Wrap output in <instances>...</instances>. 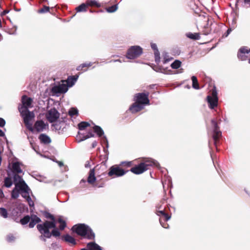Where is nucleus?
Listing matches in <instances>:
<instances>
[{
  "mask_svg": "<svg viewBox=\"0 0 250 250\" xmlns=\"http://www.w3.org/2000/svg\"><path fill=\"white\" fill-rule=\"evenodd\" d=\"M51 221L46 220L44 222L39 224L37 228L39 231L41 233L40 239L46 241V238H50L52 236L58 237L61 233L58 228L60 230H63L66 227V224L64 220H51Z\"/></svg>",
  "mask_w": 250,
  "mask_h": 250,
  "instance_id": "nucleus-1",
  "label": "nucleus"
},
{
  "mask_svg": "<svg viewBox=\"0 0 250 250\" xmlns=\"http://www.w3.org/2000/svg\"><path fill=\"white\" fill-rule=\"evenodd\" d=\"M73 231L82 236H84L89 239L94 238V233L91 229L87 226L80 224L74 225L72 229Z\"/></svg>",
  "mask_w": 250,
  "mask_h": 250,
  "instance_id": "nucleus-2",
  "label": "nucleus"
},
{
  "mask_svg": "<svg viewBox=\"0 0 250 250\" xmlns=\"http://www.w3.org/2000/svg\"><path fill=\"white\" fill-rule=\"evenodd\" d=\"M21 115L23 118L24 123L29 130L33 131L32 124L31 121L35 117V114L33 112L30 111L27 109H19Z\"/></svg>",
  "mask_w": 250,
  "mask_h": 250,
  "instance_id": "nucleus-3",
  "label": "nucleus"
},
{
  "mask_svg": "<svg viewBox=\"0 0 250 250\" xmlns=\"http://www.w3.org/2000/svg\"><path fill=\"white\" fill-rule=\"evenodd\" d=\"M142 53L143 49L140 46H132L128 48L126 57L128 59H134L139 57Z\"/></svg>",
  "mask_w": 250,
  "mask_h": 250,
  "instance_id": "nucleus-4",
  "label": "nucleus"
},
{
  "mask_svg": "<svg viewBox=\"0 0 250 250\" xmlns=\"http://www.w3.org/2000/svg\"><path fill=\"white\" fill-rule=\"evenodd\" d=\"M126 173L123 169L117 165L112 166L109 169L108 175L110 177L114 178L120 177L124 175Z\"/></svg>",
  "mask_w": 250,
  "mask_h": 250,
  "instance_id": "nucleus-5",
  "label": "nucleus"
},
{
  "mask_svg": "<svg viewBox=\"0 0 250 250\" xmlns=\"http://www.w3.org/2000/svg\"><path fill=\"white\" fill-rule=\"evenodd\" d=\"M211 124L213 128L212 138L214 140V145L216 146L218 141L221 136L222 133L220 131L217 124L215 120H211Z\"/></svg>",
  "mask_w": 250,
  "mask_h": 250,
  "instance_id": "nucleus-6",
  "label": "nucleus"
},
{
  "mask_svg": "<svg viewBox=\"0 0 250 250\" xmlns=\"http://www.w3.org/2000/svg\"><path fill=\"white\" fill-rule=\"evenodd\" d=\"M207 21V23L204 26V29L202 31L203 34L205 35L211 33L214 26H217V23L212 19L208 17Z\"/></svg>",
  "mask_w": 250,
  "mask_h": 250,
  "instance_id": "nucleus-7",
  "label": "nucleus"
},
{
  "mask_svg": "<svg viewBox=\"0 0 250 250\" xmlns=\"http://www.w3.org/2000/svg\"><path fill=\"white\" fill-rule=\"evenodd\" d=\"M149 93H140L136 94L135 97L136 102L145 106L146 104H149V101L148 98Z\"/></svg>",
  "mask_w": 250,
  "mask_h": 250,
  "instance_id": "nucleus-8",
  "label": "nucleus"
},
{
  "mask_svg": "<svg viewBox=\"0 0 250 250\" xmlns=\"http://www.w3.org/2000/svg\"><path fill=\"white\" fill-rule=\"evenodd\" d=\"M60 113L55 108L49 110L46 114V118L50 123L56 121L60 117Z\"/></svg>",
  "mask_w": 250,
  "mask_h": 250,
  "instance_id": "nucleus-9",
  "label": "nucleus"
},
{
  "mask_svg": "<svg viewBox=\"0 0 250 250\" xmlns=\"http://www.w3.org/2000/svg\"><path fill=\"white\" fill-rule=\"evenodd\" d=\"M18 173H12L11 177L15 186L19 188H26V184L23 180L21 177L18 174Z\"/></svg>",
  "mask_w": 250,
  "mask_h": 250,
  "instance_id": "nucleus-10",
  "label": "nucleus"
},
{
  "mask_svg": "<svg viewBox=\"0 0 250 250\" xmlns=\"http://www.w3.org/2000/svg\"><path fill=\"white\" fill-rule=\"evenodd\" d=\"M64 82H63L62 84L53 86L51 89L52 92L55 94H61L66 92L68 90V86Z\"/></svg>",
  "mask_w": 250,
  "mask_h": 250,
  "instance_id": "nucleus-11",
  "label": "nucleus"
},
{
  "mask_svg": "<svg viewBox=\"0 0 250 250\" xmlns=\"http://www.w3.org/2000/svg\"><path fill=\"white\" fill-rule=\"evenodd\" d=\"M250 52V48L246 46H243L241 47L238 52L237 56L239 60L241 61H245L248 58V54Z\"/></svg>",
  "mask_w": 250,
  "mask_h": 250,
  "instance_id": "nucleus-12",
  "label": "nucleus"
},
{
  "mask_svg": "<svg viewBox=\"0 0 250 250\" xmlns=\"http://www.w3.org/2000/svg\"><path fill=\"white\" fill-rule=\"evenodd\" d=\"M32 100L31 98L24 95L22 97V106L19 109H27L32 107Z\"/></svg>",
  "mask_w": 250,
  "mask_h": 250,
  "instance_id": "nucleus-13",
  "label": "nucleus"
},
{
  "mask_svg": "<svg viewBox=\"0 0 250 250\" xmlns=\"http://www.w3.org/2000/svg\"><path fill=\"white\" fill-rule=\"evenodd\" d=\"M144 164L145 167L146 168V170L149 169V167L155 166L157 167H160V165L158 162L152 159L148 158L146 159L144 162H142Z\"/></svg>",
  "mask_w": 250,
  "mask_h": 250,
  "instance_id": "nucleus-14",
  "label": "nucleus"
},
{
  "mask_svg": "<svg viewBox=\"0 0 250 250\" xmlns=\"http://www.w3.org/2000/svg\"><path fill=\"white\" fill-rule=\"evenodd\" d=\"M146 170V168L145 167L144 164L141 163L138 165L133 167L131 168L130 171L134 174H140Z\"/></svg>",
  "mask_w": 250,
  "mask_h": 250,
  "instance_id": "nucleus-15",
  "label": "nucleus"
},
{
  "mask_svg": "<svg viewBox=\"0 0 250 250\" xmlns=\"http://www.w3.org/2000/svg\"><path fill=\"white\" fill-rule=\"evenodd\" d=\"M47 126V124H45L43 121H37L34 124V128L37 132L43 131Z\"/></svg>",
  "mask_w": 250,
  "mask_h": 250,
  "instance_id": "nucleus-16",
  "label": "nucleus"
},
{
  "mask_svg": "<svg viewBox=\"0 0 250 250\" xmlns=\"http://www.w3.org/2000/svg\"><path fill=\"white\" fill-rule=\"evenodd\" d=\"M144 108V105L135 101V102L129 107V110L132 113H134L141 110Z\"/></svg>",
  "mask_w": 250,
  "mask_h": 250,
  "instance_id": "nucleus-17",
  "label": "nucleus"
},
{
  "mask_svg": "<svg viewBox=\"0 0 250 250\" xmlns=\"http://www.w3.org/2000/svg\"><path fill=\"white\" fill-rule=\"evenodd\" d=\"M218 99L216 98H212L210 95L207 97V101L208 103V106L210 109H213L218 105Z\"/></svg>",
  "mask_w": 250,
  "mask_h": 250,
  "instance_id": "nucleus-18",
  "label": "nucleus"
},
{
  "mask_svg": "<svg viewBox=\"0 0 250 250\" xmlns=\"http://www.w3.org/2000/svg\"><path fill=\"white\" fill-rule=\"evenodd\" d=\"M78 78V76H69L68 77L66 81L65 82V84L67 86H68V87H71L75 84Z\"/></svg>",
  "mask_w": 250,
  "mask_h": 250,
  "instance_id": "nucleus-19",
  "label": "nucleus"
},
{
  "mask_svg": "<svg viewBox=\"0 0 250 250\" xmlns=\"http://www.w3.org/2000/svg\"><path fill=\"white\" fill-rule=\"evenodd\" d=\"M96 178L95 176L94 169H91L89 172V175L87 178V182L90 184H93L96 181Z\"/></svg>",
  "mask_w": 250,
  "mask_h": 250,
  "instance_id": "nucleus-20",
  "label": "nucleus"
},
{
  "mask_svg": "<svg viewBox=\"0 0 250 250\" xmlns=\"http://www.w3.org/2000/svg\"><path fill=\"white\" fill-rule=\"evenodd\" d=\"M62 240L72 245H75L76 244L75 239L69 234H66L62 236Z\"/></svg>",
  "mask_w": 250,
  "mask_h": 250,
  "instance_id": "nucleus-21",
  "label": "nucleus"
},
{
  "mask_svg": "<svg viewBox=\"0 0 250 250\" xmlns=\"http://www.w3.org/2000/svg\"><path fill=\"white\" fill-rule=\"evenodd\" d=\"M41 142L44 144H48L51 143V139L50 137L44 134H42L39 136V137Z\"/></svg>",
  "mask_w": 250,
  "mask_h": 250,
  "instance_id": "nucleus-22",
  "label": "nucleus"
},
{
  "mask_svg": "<svg viewBox=\"0 0 250 250\" xmlns=\"http://www.w3.org/2000/svg\"><path fill=\"white\" fill-rule=\"evenodd\" d=\"M13 180L10 173L8 174V177L4 180V185L6 188H10L13 184Z\"/></svg>",
  "mask_w": 250,
  "mask_h": 250,
  "instance_id": "nucleus-23",
  "label": "nucleus"
},
{
  "mask_svg": "<svg viewBox=\"0 0 250 250\" xmlns=\"http://www.w3.org/2000/svg\"><path fill=\"white\" fill-rule=\"evenodd\" d=\"M22 172L19 162H15L12 165V173H21Z\"/></svg>",
  "mask_w": 250,
  "mask_h": 250,
  "instance_id": "nucleus-24",
  "label": "nucleus"
},
{
  "mask_svg": "<svg viewBox=\"0 0 250 250\" xmlns=\"http://www.w3.org/2000/svg\"><path fill=\"white\" fill-rule=\"evenodd\" d=\"M20 190L21 191V195L25 199H27L28 197H30L29 196V190L30 189L28 188V186L26 185V188H19Z\"/></svg>",
  "mask_w": 250,
  "mask_h": 250,
  "instance_id": "nucleus-25",
  "label": "nucleus"
},
{
  "mask_svg": "<svg viewBox=\"0 0 250 250\" xmlns=\"http://www.w3.org/2000/svg\"><path fill=\"white\" fill-rule=\"evenodd\" d=\"M87 247L89 250H102L101 247L94 242L88 243Z\"/></svg>",
  "mask_w": 250,
  "mask_h": 250,
  "instance_id": "nucleus-26",
  "label": "nucleus"
},
{
  "mask_svg": "<svg viewBox=\"0 0 250 250\" xmlns=\"http://www.w3.org/2000/svg\"><path fill=\"white\" fill-rule=\"evenodd\" d=\"M19 190H20L19 188L15 186V188L12 191L11 197L13 199L17 198L19 196Z\"/></svg>",
  "mask_w": 250,
  "mask_h": 250,
  "instance_id": "nucleus-27",
  "label": "nucleus"
},
{
  "mask_svg": "<svg viewBox=\"0 0 250 250\" xmlns=\"http://www.w3.org/2000/svg\"><path fill=\"white\" fill-rule=\"evenodd\" d=\"M94 132L97 133L99 137H101L104 135V131L101 127L98 125H95L93 127Z\"/></svg>",
  "mask_w": 250,
  "mask_h": 250,
  "instance_id": "nucleus-28",
  "label": "nucleus"
},
{
  "mask_svg": "<svg viewBox=\"0 0 250 250\" xmlns=\"http://www.w3.org/2000/svg\"><path fill=\"white\" fill-rule=\"evenodd\" d=\"M86 3L87 6H95L97 7H99L101 6V4L95 0H87L86 1Z\"/></svg>",
  "mask_w": 250,
  "mask_h": 250,
  "instance_id": "nucleus-29",
  "label": "nucleus"
},
{
  "mask_svg": "<svg viewBox=\"0 0 250 250\" xmlns=\"http://www.w3.org/2000/svg\"><path fill=\"white\" fill-rule=\"evenodd\" d=\"M86 3H82L75 8L77 12H85L86 11Z\"/></svg>",
  "mask_w": 250,
  "mask_h": 250,
  "instance_id": "nucleus-30",
  "label": "nucleus"
},
{
  "mask_svg": "<svg viewBox=\"0 0 250 250\" xmlns=\"http://www.w3.org/2000/svg\"><path fill=\"white\" fill-rule=\"evenodd\" d=\"M191 80L192 82V87L196 89H199V86L197 78L195 76H193L191 77Z\"/></svg>",
  "mask_w": 250,
  "mask_h": 250,
  "instance_id": "nucleus-31",
  "label": "nucleus"
},
{
  "mask_svg": "<svg viewBox=\"0 0 250 250\" xmlns=\"http://www.w3.org/2000/svg\"><path fill=\"white\" fill-rule=\"evenodd\" d=\"M187 37L191 39L198 40H199L200 36L199 33H189L187 34Z\"/></svg>",
  "mask_w": 250,
  "mask_h": 250,
  "instance_id": "nucleus-32",
  "label": "nucleus"
},
{
  "mask_svg": "<svg viewBox=\"0 0 250 250\" xmlns=\"http://www.w3.org/2000/svg\"><path fill=\"white\" fill-rule=\"evenodd\" d=\"M157 214L160 217H164V219H170V216L166 214L164 209L157 210Z\"/></svg>",
  "mask_w": 250,
  "mask_h": 250,
  "instance_id": "nucleus-33",
  "label": "nucleus"
},
{
  "mask_svg": "<svg viewBox=\"0 0 250 250\" xmlns=\"http://www.w3.org/2000/svg\"><path fill=\"white\" fill-rule=\"evenodd\" d=\"M89 125L90 124L88 122H82L78 124V128L81 130H83Z\"/></svg>",
  "mask_w": 250,
  "mask_h": 250,
  "instance_id": "nucleus-34",
  "label": "nucleus"
},
{
  "mask_svg": "<svg viewBox=\"0 0 250 250\" xmlns=\"http://www.w3.org/2000/svg\"><path fill=\"white\" fill-rule=\"evenodd\" d=\"M0 216L4 218L8 217V212L4 208H0Z\"/></svg>",
  "mask_w": 250,
  "mask_h": 250,
  "instance_id": "nucleus-35",
  "label": "nucleus"
},
{
  "mask_svg": "<svg viewBox=\"0 0 250 250\" xmlns=\"http://www.w3.org/2000/svg\"><path fill=\"white\" fill-rule=\"evenodd\" d=\"M68 114L71 117H72L74 115H78V110L76 108L72 107L69 109V110L68 111Z\"/></svg>",
  "mask_w": 250,
  "mask_h": 250,
  "instance_id": "nucleus-36",
  "label": "nucleus"
},
{
  "mask_svg": "<svg viewBox=\"0 0 250 250\" xmlns=\"http://www.w3.org/2000/svg\"><path fill=\"white\" fill-rule=\"evenodd\" d=\"M181 62L179 60H175L171 64V67L173 69H177L181 66Z\"/></svg>",
  "mask_w": 250,
  "mask_h": 250,
  "instance_id": "nucleus-37",
  "label": "nucleus"
},
{
  "mask_svg": "<svg viewBox=\"0 0 250 250\" xmlns=\"http://www.w3.org/2000/svg\"><path fill=\"white\" fill-rule=\"evenodd\" d=\"M159 222L162 226V227L165 229H167L169 227V224L167 223V221L169 220H159Z\"/></svg>",
  "mask_w": 250,
  "mask_h": 250,
  "instance_id": "nucleus-38",
  "label": "nucleus"
},
{
  "mask_svg": "<svg viewBox=\"0 0 250 250\" xmlns=\"http://www.w3.org/2000/svg\"><path fill=\"white\" fill-rule=\"evenodd\" d=\"M118 9V5L117 4H115L114 5H112L111 6H110L106 8L107 12L109 13H112L115 11H116Z\"/></svg>",
  "mask_w": 250,
  "mask_h": 250,
  "instance_id": "nucleus-39",
  "label": "nucleus"
},
{
  "mask_svg": "<svg viewBox=\"0 0 250 250\" xmlns=\"http://www.w3.org/2000/svg\"><path fill=\"white\" fill-rule=\"evenodd\" d=\"M41 220H31L29 222L28 227L29 228H33L37 224L39 223Z\"/></svg>",
  "mask_w": 250,
  "mask_h": 250,
  "instance_id": "nucleus-40",
  "label": "nucleus"
},
{
  "mask_svg": "<svg viewBox=\"0 0 250 250\" xmlns=\"http://www.w3.org/2000/svg\"><path fill=\"white\" fill-rule=\"evenodd\" d=\"M42 215L46 219H56L53 215L46 211L42 212Z\"/></svg>",
  "mask_w": 250,
  "mask_h": 250,
  "instance_id": "nucleus-41",
  "label": "nucleus"
},
{
  "mask_svg": "<svg viewBox=\"0 0 250 250\" xmlns=\"http://www.w3.org/2000/svg\"><path fill=\"white\" fill-rule=\"evenodd\" d=\"M91 65H92V63L91 62L88 63H83L81 65H79L77 67V70H82L83 68H84L85 67H89Z\"/></svg>",
  "mask_w": 250,
  "mask_h": 250,
  "instance_id": "nucleus-42",
  "label": "nucleus"
},
{
  "mask_svg": "<svg viewBox=\"0 0 250 250\" xmlns=\"http://www.w3.org/2000/svg\"><path fill=\"white\" fill-rule=\"evenodd\" d=\"M18 220L19 221H17V222L21 224L23 226H25V225H27L30 221V220Z\"/></svg>",
  "mask_w": 250,
  "mask_h": 250,
  "instance_id": "nucleus-43",
  "label": "nucleus"
},
{
  "mask_svg": "<svg viewBox=\"0 0 250 250\" xmlns=\"http://www.w3.org/2000/svg\"><path fill=\"white\" fill-rule=\"evenodd\" d=\"M80 140L79 142H81L84 140H85L89 138V136H87V135H84L83 134H81L80 133H79Z\"/></svg>",
  "mask_w": 250,
  "mask_h": 250,
  "instance_id": "nucleus-44",
  "label": "nucleus"
},
{
  "mask_svg": "<svg viewBox=\"0 0 250 250\" xmlns=\"http://www.w3.org/2000/svg\"><path fill=\"white\" fill-rule=\"evenodd\" d=\"M49 10V7L46 6H43V7L40 10H39V12L41 13H45Z\"/></svg>",
  "mask_w": 250,
  "mask_h": 250,
  "instance_id": "nucleus-45",
  "label": "nucleus"
},
{
  "mask_svg": "<svg viewBox=\"0 0 250 250\" xmlns=\"http://www.w3.org/2000/svg\"><path fill=\"white\" fill-rule=\"evenodd\" d=\"M151 47L152 49H153L154 50L156 51V52H155V55L156 56L157 54L158 53V50L157 49V45L155 43H151Z\"/></svg>",
  "mask_w": 250,
  "mask_h": 250,
  "instance_id": "nucleus-46",
  "label": "nucleus"
},
{
  "mask_svg": "<svg viewBox=\"0 0 250 250\" xmlns=\"http://www.w3.org/2000/svg\"><path fill=\"white\" fill-rule=\"evenodd\" d=\"M6 239L7 241L11 242L15 240V237L13 235L10 234L7 236Z\"/></svg>",
  "mask_w": 250,
  "mask_h": 250,
  "instance_id": "nucleus-47",
  "label": "nucleus"
},
{
  "mask_svg": "<svg viewBox=\"0 0 250 250\" xmlns=\"http://www.w3.org/2000/svg\"><path fill=\"white\" fill-rule=\"evenodd\" d=\"M211 98H216V99H218V97H217V91L216 90L214 89H213L212 91V92H211V95H210Z\"/></svg>",
  "mask_w": 250,
  "mask_h": 250,
  "instance_id": "nucleus-48",
  "label": "nucleus"
},
{
  "mask_svg": "<svg viewBox=\"0 0 250 250\" xmlns=\"http://www.w3.org/2000/svg\"><path fill=\"white\" fill-rule=\"evenodd\" d=\"M26 201H27L28 203V205L30 207H34V202L32 200L31 197H28V198H27V199H26Z\"/></svg>",
  "mask_w": 250,
  "mask_h": 250,
  "instance_id": "nucleus-49",
  "label": "nucleus"
},
{
  "mask_svg": "<svg viewBox=\"0 0 250 250\" xmlns=\"http://www.w3.org/2000/svg\"><path fill=\"white\" fill-rule=\"evenodd\" d=\"M5 125V120L1 118H0V127H3Z\"/></svg>",
  "mask_w": 250,
  "mask_h": 250,
  "instance_id": "nucleus-50",
  "label": "nucleus"
},
{
  "mask_svg": "<svg viewBox=\"0 0 250 250\" xmlns=\"http://www.w3.org/2000/svg\"><path fill=\"white\" fill-rule=\"evenodd\" d=\"M104 151H105V154L104 155V159L105 160V162L107 161L108 159V153L107 152V150H105V149H104Z\"/></svg>",
  "mask_w": 250,
  "mask_h": 250,
  "instance_id": "nucleus-51",
  "label": "nucleus"
},
{
  "mask_svg": "<svg viewBox=\"0 0 250 250\" xmlns=\"http://www.w3.org/2000/svg\"><path fill=\"white\" fill-rule=\"evenodd\" d=\"M87 136H89V138H90V137H94V134L93 133L92 131H90L88 132V133H87Z\"/></svg>",
  "mask_w": 250,
  "mask_h": 250,
  "instance_id": "nucleus-52",
  "label": "nucleus"
},
{
  "mask_svg": "<svg viewBox=\"0 0 250 250\" xmlns=\"http://www.w3.org/2000/svg\"><path fill=\"white\" fill-rule=\"evenodd\" d=\"M103 139H104V141L106 143V147H108V141H107V139L106 137L105 136H104L103 137Z\"/></svg>",
  "mask_w": 250,
  "mask_h": 250,
  "instance_id": "nucleus-53",
  "label": "nucleus"
},
{
  "mask_svg": "<svg viewBox=\"0 0 250 250\" xmlns=\"http://www.w3.org/2000/svg\"><path fill=\"white\" fill-rule=\"evenodd\" d=\"M9 10H4V11L1 13V16H4V15H6V14L8 13H9Z\"/></svg>",
  "mask_w": 250,
  "mask_h": 250,
  "instance_id": "nucleus-54",
  "label": "nucleus"
},
{
  "mask_svg": "<svg viewBox=\"0 0 250 250\" xmlns=\"http://www.w3.org/2000/svg\"><path fill=\"white\" fill-rule=\"evenodd\" d=\"M231 31V29L230 28L228 29L226 33V37L228 36L230 34Z\"/></svg>",
  "mask_w": 250,
  "mask_h": 250,
  "instance_id": "nucleus-55",
  "label": "nucleus"
},
{
  "mask_svg": "<svg viewBox=\"0 0 250 250\" xmlns=\"http://www.w3.org/2000/svg\"><path fill=\"white\" fill-rule=\"evenodd\" d=\"M90 166V163L88 161L86 162V163L85 164V167H89Z\"/></svg>",
  "mask_w": 250,
  "mask_h": 250,
  "instance_id": "nucleus-56",
  "label": "nucleus"
},
{
  "mask_svg": "<svg viewBox=\"0 0 250 250\" xmlns=\"http://www.w3.org/2000/svg\"><path fill=\"white\" fill-rule=\"evenodd\" d=\"M4 136V133L2 131V130L0 129V136L3 137Z\"/></svg>",
  "mask_w": 250,
  "mask_h": 250,
  "instance_id": "nucleus-57",
  "label": "nucleus"
},
{
  "mask_svg": "<svg viewBox=\"0 0 250 250\" xmlns=\"http://www.w3.org/2000/svg\"><path fill=\"white\" fill-rule=\"evenodd\" d=\"M97 144L96 141L93 142L92 144V147H95L97 146Z\"/></svg>",
  "mask_w": 250,
  "mask_h": 250,
  "instance_id": "nucleus-58",
  "label": "nucleus"
},
{
  "mask_svg": "<svg viewBox=\"0 0 250 250\" xmlns=\"http://www.w3.org/2000/svg\"><path fill=\"white\" fill-rule=\"evenodd\" d=\"M170 60L169 59H166V57L165 56V58H164V63H166L168 61H169Z\"/></svg>",
  "mask_w": 250,
  "mask_h": 250,
  "instance_id": "nucleus-59",
  "label": "nucleus"
},
{
  "mask_svg": "<svg viewBox=\"0 0 250 250\" xmlns=\"http://www.w3.org/2000/svg\"><path fill=\"white\" fill-rule=\"evenodd\" d=\"M22 219H31L29 215H26V216H25Z\"/></svg>",
  "mask_w": 250,
  "mask_h": 250,
  "instance_id": "nucleus-60",
  "label": "nucleus"
},
{
  "mask_svg": "<svg viewBox=\"0 0 250 250\" xmlns=\"http://www.w3.org/2000/svg\"><path fill=\"white\" fill-rule=\"evenodd\" d=\"M85 182L86 181L85 180L82 179L80 182V184H82V183H85Z\"/></svg>",
  "mask_w": 250,
  "mask_h": 250,
  "instance_id": "nucleus-61",
  "label": "nucleus"
},
{
  "mask_svg": "<svg viewBox=\"0 0 250 250\" xmlns=\"http://www.w3.org/2000/svg\"><path fill=\"white\" fill-rule=\"evenodd\" d=\"M56 217H57V218H56V219H63V218H62V216H57Z\"/></svg>",
  "mask_w": 250,
  "mask_h": 250,
  "instance_id": "nucleus-62",
  "label": "nucleus"
},
{
  "mask_svg": "<svg viewBox=\"0 0 250 250\" xmlns=\"http://www.w3.org/2000/svg\"><path fill=\"white\" fill-rule=\"evenodd\" d=\"M59 165L60 167H61V166H63V163H62V162H59Z\"/></svg>",
  "mask_w": 250,
  "mask_h": 250,
  "instance_id": "nucleus-63",
  "label": "nucleus"
},
{
  "mask_svg": "<svg viewBox=\"0 0 250 250\" xmlns=\"http://www.w3.org/2000/svg\"><path fill=\"white\" fill-rule=\"evenodd\" d=\"M245 3H250V0H244Z\"/></svg>",
  "mask_w": 250,
  "mask_h": 250,
  "instance_id": "nucleus-64",
  "label": "nucleus"
}]
</instances>
